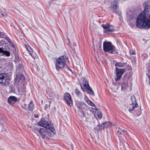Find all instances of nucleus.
<instances>
[{"instance_id":"obj_1","label":"nucleus","mask_w":150,"mask_h":150,"mask_svg":"<svg viewBox=\"0 0 150 150\" xmlns=\"http://www.w3.org/2000/svg\"><path fill=\"white\" fill-rule=\"evenodd\" d=\"M137 27L148 29L150 28V6L146 5L143 11L139 14L137 18Z\"/></svg>"},{"instance_id":"obj_19","label":"nucleus","mask_w":150,"mask_h":150,"mask_svg":"<svg viewBox=\"0 0 150 150\" xmlns=\"http://www.w3.org/2000/svg\"><path fill=\"white\" fill-rule=\"evenodd\" d=\"M47 93L49 94L50 95L53 96H54L56 94V92L54 89H48L46 91Z\"/></svg>"},{"instance_id":"obj_34","label":"nucleus","mask_w":150,"mask_h":150,"mask_svg":"<svg viewBox=\"0 0 150 150\" xmlns=\"http://www.w3.org/2000/svg\"><path fill=\"white\" fill-rule=\"evenodd\" d=\"M34 116L36 118H37L38 117V115H34Z\"/></svg>"},{"instance_id":"obj_32","label":"nucleus","mask_w":150,"mask_h":150,"mask_svg":"<svg viewBox=\"0 0 150 150\" xmlns=\"http://www.w3.org/2000/svg\"><path fill=\"white\" fill-rule=\"evenodd\" d=\"M129 53L130 55H134L135 54V51L134 50H131L129 52Z\"/></svg>"},{"instance_id":"obj_17","label":"nucleus","mask_w":150,"mask_h":150,"mask_svg":"<svg viewBox=\"0 0 150 150\" xmlns=\"http://www.w3.org/2000/svg\"><path fill=\"white\" fill-rule=\"evenodd\" d=\"M0 53H2L3 55H5L7 57H9L10 55L9 51L4 50L1 48H0Z\"/></svg>"},{"instance_id":"obj_15","label":"nucleus","mask_w":150,"mask_h":150,"mask_svg":"<svg viewBox=\"0 0 150 150\" xmlns=\"http://www.w3.org/2000/svg\"><path fill=\"white\" fill-rule=\"evenodd\" d=\"M96 110V113L94 114V116L96 118L101 119L102 118V115L101 114V112L96 109H95Z\"/></svg>"},{"instance_id":"obj_16","label":"nucleus","mask_w":150,"mask_h":150,"mask_svg":"<svg viewBox=\"0 0 150 150\" xmlns=\"http://www.w3.org/2000/svg\"><path fill=\"white\" fill-rule=\"evenodd\" d=\"M24 79V76L22 74H17L15 79L16 81L18 82L20 80H23Z\"/></svg>"},{"instance_id":"obj_18","label":"nucleus","mask_w":150,"mask_h":150,"mask_svg":"<svg viewBox=\"0 0 150 150\" xmlns=\"http://www.w3.org/2000/svg\"><path fill=\"white\" fill-rule=\"evenodd\" d=\"M84 99L86 103L92 106H95V105L93 102L91 101L86 96H84Z\"/></svg>"},{"instance_id":"obj_31","label":"nucleus","mask_w":150,"mask_h":150,"mask_svg":"<svg viewBox=\"0 0 150 150\" xmlns=\"http://www.w3.org/2000/svg\"><path fill=\"white\" fill-rule=\"evenodd\" d=\"M50 1H52V3L55 4H57L58 2H59L58 0H50Z\"/></svg>"},{"instance_id":"obj_13","label":"nucleus","mask_w":150,"mask_h":150,"mask_svg":"<svg viewBox=\"0 0 150 150\" xmlns=\"http://www.w3.org/2000/svg\"><path fill=\"white\" fill-rule=\"evenodd\" d=\"M17 100V98L14 96H9L8 99V102L10 104H13L16 103Z\"/></svg>"},{"instance_id":"obj_22","label":"nucleus","mask_w":150,"mask_h":150,"mask_svg":"<svg viewBox=\"0 0 150 150\" xmlns=\"http://www.w3.org/2000/svg\"><path fill=\"white\" fill-rule=\"evenodd\" d=\"M83 79V82H82V83L84 87L85 88H88L89 86L88 82L85 79Z\"/></svg>"},{"instance_id":"obj_4","label":"nucleus","mask_w":150,"mask_h":150,"mask_svg":"<svg viewBox=\"0 0 150 150\" xmlns=\"http://www.w3.org/2000/svg\"><path fill=\"white\" fill-rule=\"evenodd\" d=\"M38 123L39 125L44 127V128H48L54 134H55L56 132L53 126L50 125L47 121L42 120L40 121Z\"/></svg>"},{"instance_id":"obj_37","label":"nucleus","mask_w":150,"mask_h":150,"mask_svg":"<svg viewBox=\"0 0 150 150\" xmlns=\"http://www.w3.org/2000/svg\"><path fill=\"white\" fill-rule=\"evenodd\" d=\"M1 15L2 16H3V17H4V14L3 13H1Z\"/></svg>"},{"instance_id":"obj_27","label":"nucleus","mask_w":150,"mask_h":150,"mask_svg":"<svg viewBox=\"0 0 150 150\" xmlns=\"http://www.w3.org/2000/svg\"><path fill=\"white\" fill-rule=\"evenodd\" d=\"M127 133V131L125 130H124L121 131V129L119 130H118L117 134L118 135H119L120 134L121 135H124V134H126Z\"/></svg>"},{"instance_id":"obj_25","label":"nucleus","mask_w":150,"mask_h":150,"mask_svg":"<svg viewBox=\"0 0 150 150\" xmlns=\"http://www.w3.org/2000/svg\"><path fill=\"white\" fill-rule=\"evenodd\" d=\"M34 105L33 102L30 101L29 104L28 108L31 111L33 110Z\"/></svg>"},{"instance_id":"obj_20","label":"nucleus","mask_w":150,"mask_h":150,"mask_svg":"<svg viewBox=\"0 0 150 150\" xmlns=\"http://www.w3.org/2000/svg\"><path fill=\"white\" fill-rule=\"evenodd\" d=\"M112 125V124L110 122H106L103 123L101 125V126L102 128H104V127H110Z\"/></svg>"},{"instance_id":"obj_35","label":"nucleus","mask_w":150,"mask_h":150,"mask_svg":"<svg viewBox=\"0 0 150 150\" xmlns=\"http://www.w3.org/2000/svg\"><path fill=\"white\" fill-rule=\"evenodd\" d=\"M148 77L149 79V83H150V76L149 75H148Z\"/></svg>"},{"instance_id":"obj_6","label":"nucleus","mask_w":150,"mask_h":150,"mask_svg":"<svg viewBox=\"0 0 150 150\" xmlns=\"http://www.w3.org/2000/svg\"><path fill=\"white\" fill-rule=\"evenodd\" d=\"M47 128H40L39 129V133L42 138L48 137L50 136V133L48 132Z\"/></svg>"},{"instance_id":"obj_36","label":"nucleus","mask_w":150,"mask_h":150,"mask_svg":"<svg viewBox=\"0 0 150 150\" xmlns=\"http://www.w3.org/2000/svg\"><path fill=\"white\" fill-rule=\"evenodd\" d=\"M127 17H128V16H129V14H128L127 12Z\"/></svg>"},{"instance_id":"obj_3","label":"nucleus","mask_w":150,"mask_h":150,"mask_svg":"<svg viewBox=\"0 0 150 150\" xmlns=\"http://www.w3.org/2000/svg\"><path fill=\"white\" fill-rule=\"evenodd\" d=\"M104 51L106 52L112 53L115 51V47L113 45L111 42L105 41L103 44Z\"/></svg>"},{"instance_id":"obj_11","label":"nucleus","mask_w":150,"mask_h":150,"mask_svg":"<svg viewBox=\"0 0 150 150\" xmlns=\"http://www.w3.org/2000/svg\"><path fill=\"white\" fill-rule=\"evenodd\" d=\"M128 82H130V81L127 79H126L125 77L123 79V83L121 87L122 90L124 91L127 88Z\"/></svg>"},{"instance_id":"obj_10","label":"nucleus","mask_w":150,"mask_h":150,"mask_svg":"<svg viewBox=\"0 0 150 150\" xmlns=\"http://www.w3.org/2000/svg\"><path fill=\"white\" fill-rule=\"evenodd\" d=\"M76 104L78 108V111L79 112H81L86 105L84 103L81 101H77L76 102Z\"/></svg>"},{"instance_id":"obj_2","label":"nucleus","mask_w":150,"mask_h":150,"mask_svg":"<svg viewBox=\"0 0 150 150\" xmlns=\"http://www.w3.org/2000/svg\"><path fill=\"white\" fill-rule=\"evenodd\" d=\"M66 58L65 56H62L59 57L56 60L55 65L57 70L59 71L60 69L63 68L65 66V59Z\"/></svg>"},{"instance_id":"obj_14","label":"nucleus","mask_w":150,"mask_h":150,"mask_svg":"<svg viewBox=\"0 0 150 150\" xmlns=\"http://www.w3.org/2000/svg\"><path fill=\"white\" fill-rule=\"evenodd\" d=\"M118 3L115 1L112 2L111 6V7L112 9L113 12H115V10L118 7Z\"/></svg>"},{"instance_id":"obj_9","label":"nucleus","mask_w":150,"mask_h":150,"mask_svg":"<svg viewBox=\"0 0 150 150\" xmlns=\"http://www.w3.org/2000/svg\"><path fill=\"white\" fill-rule=\"evenodd\" d=\"M102 26L104 29L103 31L104 33L111 31L114 29V28L112 25L108 24H107L106 25L103 24Z\"/></svg>"},{"instance_id":"obj_12","label":"nucleus","mask_w":150,"mask_h":150,"mask_svg":"<svg viewBox=\"0 0 150 150\" xmlns=\"http://www.w3.org/2000/svg\"><path fill=\"white\" fill-rule=\"evenodd\" d=\"M15 62L16 65V67H18L17 70H22L23 69V67L22 65L21 64V62L19 60L18 57L16 56L15 57Z\"/></svg>"},{"instance_id":"obj_7","label":"nucleus","mask_w":150,"mask_h":150,"mask_svg":"<svg viewBox=\"0 0 150 150\" xmlns=\"http://www.w3.org/2000/svg\"><path fill=\"white\" fill-rule=\"evenodd\" d=\"M116 74V77L115 78V80L116 81H118L121 78L122 75L125 71L124 69H119L117 68H115Z\"/></svg>"},{"instance_id":"obj_21","label":"nucleus","mask_w":150,"mask_h":150,"mask_svg":"<svg viewBox=\"0 0 150 150\" xmlns=\"http://www.w3.org/2000/svg\"><path fill=\"white\" fill-rule=\"evenodd\" d=\"M137 103H135L134 104H132L130 105L129 107V110L130 112H131L134 109L137 107Z\"/></svg>"},{"instance_id":"obj_39","label":"nucleus","mask_w":150,"mask_h":150,"mask_svg":"<svg viewBox=\"0 0 150 150\" xmlns=\"http://www.w3.org/2000/svg\"><path fill=\"white\" fill-rule=\"evenodd\" d=\"M122 0V2H124V1H126V0Z\"/></svg>"},{"instance_id":"obj_33","label":"nucleus","mask_w":150,"mask_h":150,"mask_svg":"<svg viewBox=\"0 0 150 150\" xmlns=\"http://www.w3.org/2000/svg\"><path fill=\"white\" fill-rule=\"evenodd\" d=\"M75 93L77 95H79V94L80 93V92H79V91L77 89H75Z\"/></svg>"},{"instance_id":"obj_26","label":"nucleus","mask_w":150,"mask_h":150,"mask_svg":"<svg viewBox=\"0 0 150 150\" xmlns=\"http://www.w3.org/2000/svg\"><path fill=\"white\" fill-rule=\"evenodd\" d=\"M87 92L90 94L93 95L94 94V92L93 91L91 88L89 86L88 88H86Z\"/></svg>"},{"instance_id":"obj_24","label":"nucleus","mask_w":150,"mask_h":150,"mask_svg":"<svg viewBox=\"0 0 150 150\" xmlns=\"http://www.w3.org/2000/svg\"><path fill=\"white\" fill-rule=\"evenodd\" d=\"M125 64L124 63L116 62L115 64V66L116 67H123L125 66Z\"/></svg>"},{"instance_id":"obj_8","label":"nucleus","mask_w":150,"mask_h":150,"mask_svg":"<svg viewBox=\"0 0 150 150\" xmlns=\"http://www.w3.org/2000/svg\"><path fill=\"white\" fill-rule=\"evenodd\" d=\"M64 99L66 103L70 106L73 105V102L71 99V96L68 93H66L64 94Z\"/></svg>"},{"instance_id":"obj_28","label":"nucleus","mask_w":150,"mask_h":150,"mask_svg":"<svg viewBox=\"0 0 150 150\" xmlns=\"http://www.w3.org/2000/svg\"><path fill=\"white\" fill-rule=\"evenodd\" d=\"M131 100L132 101V102L131 103L132 104H134L135 103H137L136 102V100L134 97H131Z\"/></svg>"},{"instance_id":"obj_38","label":"nucleus","mask_w":150,"mask_h":150,"mask_svg":"<svg viewBox=\"0 0 150 150\" xmlns=\"http://www.w3.org/2000/svg\"><path fill=\"white\" fill-rule=\"evenodd\" d=\"M1 33L0 32V38H1Z\"/></svg>"},{"instance_id":"obj_29","label":"nucleus","mask_w":150,"mask_h":150,"mask_svg":"<svg viewBox=\"0 0 150 150\" xmlns=\"http://www.w3.org/2000/svg\"><path fill=\"white\" fill-rule=\"evenodd\" d=\"M101 127L100 128L99 126H97L96 127L94 128V130L96 132H98L99 129H102Z\"/></svg>"},{"instance_id":"obj_5","label":"nucleus","mask_w":150,"mask_h":150,"mask_svg":"<svg viewBox=\"0 0 150 150\" xmlns=\"http://www.w3.org/2000/svg\"><path fill=\"white\" fill-rule=\"evenodd\" d=\"M10 79L8 75L6 73L0 74V83L3 86L8 85Z\"/></svg>"},{"instance_id":"obj_30","label":"nucleus","mask_w":150,"mask_h":150,"mask_svg":"<svg viewBox=\"0 0 150 150\" xmlns=\"http://www.w3.org/2000/svg\"><path fill=\"white\" fill-rule=\"evenodd\" d=\"M8 42H9V43L10 44V45L11 46V47H13V48H14V47L13 45V44L12 43L11 41L10 40L8 39Z\"/></svg>"},{"instance_id":"obj_23","label":"nucleus","mask_w":150,"mask_h":150,"mask_svg":"<svg viewBox=\"0 0 150 150\" xmlns=\"http://www.w3.org/2000/svg\"><path fill=\"white\" fill-rule=\"evenodd\" d=\"M25 47L27 51L29 52V54L33 58V57L32 56V55L31 54L33 52V50L31 48L29 45H26Z\"/></svg>"}]
</instances>
